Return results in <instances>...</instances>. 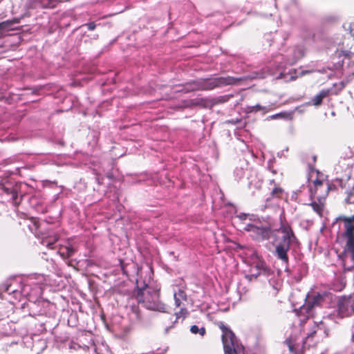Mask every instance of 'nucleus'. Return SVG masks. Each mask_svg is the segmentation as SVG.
<instances>
[{"mask_svg": "<svg viewBox=\"0 0 354 354\" xmlns=\"http://www.w3.org/2000/svg\"><path fill=\"white\" fill-rule=\"evenodd\" d=\"M252 273H257V270H254V268H250V274H252Z\"/></svg>", "mask_w": 354, "mask_h": 354, "instance_id": "obj_31", "label": "nucleus"}, {"mask_svg": "<svg viewBox=\"0 0 354 354\" xmlns=\"http://www.w3.org/2000/svg\"><path fill=\"white\" fill-rule=\"evenodd\" d=\"M289 350L291 353H296L297 349L295 348V345L292 344V341L290 339H287L286 341Z\"/></svg>", "mask_w": 354, "mask_h": 354, "instance_id": "obj_25", "label": "nucleus"}, {"mask_svg": "<svg viewBox=\"0 0 354 354\" xmlns=\"http://www.w3.org/2000/svg\"><path fill=\"white\" fill-rule=\"evenodd\" d=\"M279 232L283 235L282 241L277 245L274 250V255L277 258L285 264V270H288L289 265V257L288 252L290 248V245L297 241L291 226L286 222L281 221Z\"/></svg>", "mask_w": 354, "mask_h": 354, "instance_id": "obj_3", "label": "nucleus"}, {"mask_svg": "<svg viewBox=\"0 0 354 354\" xmlns=\"http://www.w3.org/2000/svg\"><path fill=\"white\" fill-rule=\"evenodd\" d=\"M351 34L354 38V28H351Z\"/></svg>", "mask_w": 354, "mask_h": 354, "instance_id": "obj_30", "label": "nucleus"}, {"mask_svg": "<svg viewBox=\"0 0 354 354\" xmlns=\"http://www.w3.org/2000/svg\"><path fill=\"white\" fill-rule=\"evenodd\" d=\"M252 268L256 270L257 273H252L245 276V278L250 281L257 279L261 274L268 276L271 274V270L266 265V262L262 260L257 261Z\"/></svg>", "mask_w": 354, "mask_h": 354, "instance_id": "obj_8", "label": "nucleus"}, {"mask_svg": "<svg viewBox=\"0 0 354 354\" xmlns=\"http://www.w3.org/2000/svg\"><path fill=\"white\" fill-rule=\"evenodd\" d=\"M283 194V189L280 187H275L271 192L272 198H281Z\"/></svg>", "mask_w": 354, "mask_h": 354, "instance_id": "obj_20", "label": "nucleus"}, {"mask_svg": "<svg viewBox=\"0 0 354 354\" xmlns=\"http://www.w3.org/2000/svg\"><path fill=\"white\" fill-rule=\"evenodd\" d=\"M246 230L251 232L252 236L257 241L268 240L274 234L270 227L257 226L254 224H248Z\"/></svg>", "mask_w": 354, "mask_h": 354, "instance_id": "obj_7", "label": "nucleus"}, {"mask_svg": "<svg viewBox=\"0 0 354 354\" xmlns=\"http://www.w3.org/2000/svg\"><path fill=\"white\" fill-rule=\"evenodd\" d=\"M323 300V297L321 295L317 294L311 299L308 300V303L305 306H301L300 311L301 313H306L308 315L306 316L304 319H301V322H305L308 319V317L311 315L312 309L315 306H319Z\"/></svg>", "mask_w": 354, "mask_h": 354, "instance_id": "obj_9", "label": "nucleus"}, {"mask_svg": "<svg viewBox=\"0 0 354 354\" xmlns=\"http://www.w3.org/2000/svg\"><path fill=\"white\" fill-rule=\"evenodd\" d=\"M248 113H252V112H258L260 111H265L266 107L262 106L260 104H256L255 106H248L247 108Z\"/></svg>", "mask_w": 354, "mask_h": 354, "instance_id": "obj_22", "label": "nucleus"}, {"mask_svg": "<svg viewBox=\"0 0 354 354\" xmlns=\"http://www.w3.org/2000/svg\"><path fill=\"white\" fill-rule=\"evenodd\" d=\"M4 291L6 292H8L9 294L10 293H16L17 291V290L16 289H14L13 288H12V284L10 283V284H5V288H4Z\"/></svg>", "mask_w": 354, "mask_h": 354, "instance_id": "obj_24", "label": "nucleus"}, {"mask_svg": "<svg viewBox=\"0 0 354 354\" xmlns=\"http://www.w3.org/2000/svg\"><path fill=\"white\" fill-rule=\"evenodd\" d=\"M194 101H195V100H192V104H195V105H198V104H201L202 103L205 102H206V100H205V99H201V100H200V102H195Z\"/></svg>", "mask_w": 354, "mask_h": 354, "instance_id": "obj_28", "label": "nucleus"}, {"mask_svg": "<svg viewBox=\"0 0 354 354\" xmlns=\"http://www.w3.org/2000/svg\"><path fill=\"white\" fill-rule=\"evenodd\" d=\"M188 314V311L185 308H181L180 311L178 313H176V316L177 319L179 318H185L186 317L187 315Z\"/></svg>", "mask_w": 354, "mask_h": 354, "instance_id": "obj_23", "label": "nucleus"}, {"mask_svg": "<svg viewBox=\"0 0 354 354\" xmlns=\"http://www.w3.org/2000/svg\"><path fill=\"white\" fill-rule=\"evenodd\" d=\"M38 6L44 8H54L59 0H35Z\"/></svg>", "mask_w": 354, "mask_h": 354, "instance_id": "obj_16", "label": "nucleus"}, {"mask_svg": "<svg viewBox=\"0 0 354 354\" xmlns=\"http://www.w3.org/2000/svg\"><path fill=\"white\" fill-rule=\"evenodd\" d=\"M245 79V77H234L231 76L198 79L183 84V88L180 91L189 93L198 91H210L224 86L238 85Z\"/></svg>", "mask_w": 354, "mask_h": 354, "instance_id": "obj_1", "label": "nucleus"}, {"mask_svg": "<svg viewBox=\"0 0 354 354\" xmlns=\"http://www.w3.org/2000/svg\"><path fill=\"white\" fill-rule=\"evenodd\" d=\"M319 189H324L327 194L328 192V187H324V183L322 180L316 179L313 181V187L310 188V197L312 198H316L318 200V202L314 201L310 203V206L320 216H323V212L324 209V204L321 201L322 198H324V196H321L318 194V191Z\"/></svg>", "mask_w": 354, "mask_h": 354, "instance_id": "obj_5", "label": "nucleus"}, {"mask_svg": "<svg viewBox=\"0 0 354 354\" xmlns=\"http://www.w3.org/2000/svg\"><path fill=\"white\" fill-rule=\"evenodd\" d=\"M9 193H10V200L12 204L18 207L22 201V195H19L18 193L17 188L15 187L12 189V190H8Z\"/></svg>", "mask_w": 354, "mask_h": 354, "instance_id": "obj_13", "label": "nucleus"}, {"mask_svg": "<svg viewBox=\"0 0 354 354\" xmlns=\"http://www.w3.org/2000/svg\"><path fill=\"white\" fill-rule=\"evenodd\" d=\"M222 331L221 339L225 354H245L244 347L240 344L230 328L223 322L216 323Z\"/></svg>", "mask_w": 354, "mask_h": 354, "instance_id": "obj_4", "label": "nucleus"}, {"mask_svg": "<svg viewBox=\"0 0 354 354\" xmlns=\"http://www.w3.org/2000/svg\"><path fill=\"white\" fill-rule=\"evenodd\" d=\"M133 297L138 304L148 310L165 313L167 307L160 301V292L149 286L145 282L140 284L137 280V287L133 292Z\"/></svg>", "mask_w": 354, "mask_h": 354, "instance_id": "obj_2", "label": "nucleus"}, {"mask_svg": "<svg viewBox=\"0 0 354 354\" xmlns=\"http://www.w3.org/2000/svg\"><path fill=\"white\" fill-rule=\"evenodd\" d=\"M338 315L341 317L354 315V294L340 297L337 302Z\"/></svg>", "mask_w": 354, "mask_h": 354, "instance_id": "obj_6", "label": "nucleus"}, {"mask_svg": "<svg viewBox=\"0 0 354 354\" xmlns=\"http://www.w3.org/2000/svg\"><path fill=\"white\" fill-rule=\"evenodd\" d=\"M342 54H343V55H345V56H347V55H348V53H345V52L342 51V52L341 53V54H339V57H340Z\"/></svg>", "mask_w": 354, "mask_h": 354, "instance_id": "obj_33", "label": "nucleus"}, {"mask_svg": "<svg viewBox=\"0 0 354 354\" xmlns=\"http://www.w3.org/2000/svg\"><path fill=\"white\" fill-rule=\"evenodd\" d=\"M74 252L75 250L71 246L61 247L58 251L59 255L64 259L72 257Z\"/></svg>", "mask_w": 354, "mask_h": 354, "instance_id": "obj_15", "label": "nucleus"}, {"mask_svg": "<svg viewBox=\"0 0 354 354\" xmlns=\"http://www.w3.org/2000/svg\"><path fill=\"white\" fill-rule=\"evenodd\" d=\"M345 253L349 254L351 260L354 262V238L346 239V245L344 252L339 257H342V256Z\"/></svg>", "mask_w": 354, "mask_h": 354, "instance_id": "obj_12", "label": "nucleus"}, {"mask_svg": "<svg viewBox=\"0 0 354 354\" xmlns=\"http://www.w3.org/2000/svg\"><path fill=\"white\" fill-rule=\"evenodd\" d=\"M53 236H50L49 237H46V239H48V241H53Z\"/></svg>", "mask_w": 354, "mask_h": 354, "instance_id": "obj_32", "label": "nucleus"}, {"mask_svg": "<svg viewBox=\"0 0 354 354\" xmlns=\"http://www.w3.org/2000/svg\"><path fill=\"white\" fill-rule=\"evenodd\" d=\"M276 117H277V115H272L273 118H275Z\"/></svg>", "mask_w": 354, "mask_h": 354, "instance_id": "obj_35", "label": "nucleus"}, {"mask_svg": "<svg viewBox=\"0 0 354 354\" xmlns=\"http://www.w3.org/2000/svg\"><path fill=\"white\" fill-rule=\"evenodd\" d=\"M316 333V330H314L313 332L308 334V336L306 337V339H308L310 337H312L314 336V335Z\"/></svg>", "mask_w": 354, "mask_h": 354, "instance_id": "obj_29", "label": "nucleus"}, {"mask_svg": "<svg viewBox=\"0 0 354 354\" xmlns=\"http://www.w3.org/2000/svg\"><path fill=\"white\" fill-rule=\"evenodd\" d=\"M330 93V89H322L317 95L311 99V103L314 106H318L322 104L323 99L328 96Z\"/></svg>", "mask_w": 354, "mask_h": 354, "instance_id": "obj_11", "label": "nucleus"}, {"mask_svg": "<svg viewBox=\"0 0 354 354\" xmlns=\"http://www.w3.org/2000/svg\"><path fill=\"white\" fill-rule=\"evenodd\" d=\"M190 331L192 332V333L193 334H197V333H199L201 336H204L205 333H206V330L204 327H201V328H198V326L196 325H193L191 326L190 328Z\"/></svg>", "mask_w": 354, "mask_h": 354, "instance_id": "obj_21", "label": "nucleus"}, {"mask_svg": "<svg viewBox=\"0 0 354 354\" xmlns=\"http://www.w3.org/2000/svg\"><path fill=\"white\" fill-rule=\"evenodd\" d=\"M18 20L15 19L13 20H7L0 23V34L2 31L8 30L11 28V26L18 23Z\"/></svg>", "mask_w": 354, "mask_h": 354, "instance_id": "obj_17", "label": "nucleus"}, {"mask_svg": "<svg viewBox=\"0 0 354 354\" xmlns=\"http://www.w3.org/2000/svg\"><path fill=\"white\" fill-rule=\"evenodd\" d=\"M59 239V236L57 234H53V241H49L48 239H43L41 243L46 245L48 249L53 250L55 243Z\"/></svg>", "mask_w": 354, "mask_h": 354, "instance_id": "obj_18", "label": "nucleus"}, {"mask_svg": "<svg viewBox=\"0 0 354 354\" xmlns=\"http://www.w3.org/2000/svg\"><path fill=\"white\" fill-rule=\"evenodd\" d=\"M174 296L176 307H180L182 301H186L187 299L186 292L181 289H180L178 292H175Z\"/></svg>", "mask_w": 354, "mask_h": 354, "instance_id": "obj_14", "label": "nucleus"}, {"mask_svg": "<svg viewBox=\"0 0 354 354\" xmlns=\"http://www.w3.org/2000/svg\"><path fill=\"white\" fill-rule=\"evenodd\" d=\"M345 202L347 204L354 205V186L352 189L346 192Z\"/></svg>", "mask_w": 354, "mask_h": 354, "instance_id": "obj_19", "label": "nucleus"}, {"mask_svg": "<svg viewBox=\"0 0 354 354\" xmlns=\"http://www.w3.org/2000/svg\"><path fill=\"white\" fill-rule=\"evenodd\" d=\"M15 187H4L3 192L8 196H10V193H9L8 190H12V189H15Z\"/></svg>", "mask_w": 354, "mask_h": 354, "instance_id": "obj_27", "label": "nucleus"}, {"mask_svg": "<svg viewBox=\"0 0 354 354\" xmlns=\"http://www.w3.org/2000/svg\"><path fill=\"white\" fill-rule=\"evenodd\" d=\"M85 26H87L89 30H93L96 28V24L93 21L85 24Z\"/></svg>", "mask_w": 354, "mask_h": 354, "instance_id": "obj_26", "label": "nucleus"}, {"mask_svg": "<svg viewBox=\"0 0 354 354\" xmlns=\"http://www.w3.org/2000/svg\"><path fill=\"white\" fill-rule=\"evenodd\" d=\"M339 220L342 221L344 223V236L346 238H354V215L351 217L342 216L339 217Z\"/></svg>", "mask_w": 354, "mask_h": 354, "instance_id": "obj_10", "label": "nucleus"}, {"mask_svg": "<svg viewBox=\"0 0 354 354\" xmlns=\"http://www.w3.org/2000/svg\"><path fill=\"white\" fill-rule=\"evenodd\" d=\"M352 340L354 342V333L352 335Z\"/></svg>", "mask_w": 354, "mask_h": 354, "instance_id": "obj_34", "label": "nucleus"}]
</instances>
